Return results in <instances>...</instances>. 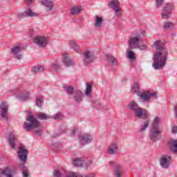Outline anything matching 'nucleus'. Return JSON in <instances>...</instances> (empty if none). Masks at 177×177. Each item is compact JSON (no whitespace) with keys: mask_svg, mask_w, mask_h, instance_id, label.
<instances>
[{"mask_svg":"<svg viewBox=\"0 0 177 177\" xmlns=\"http://www.w3.org/2000/svg\"><path fill=\"white\" fill-rule=\"evenodd\" d=\"M153 48L156 49V52L153 53V63L152 67L155 70H160L162 67H165L167 60L168 59V49L164 45L161 40L156 41L153 44Z\"/></svg>","mask_w":177,"mask_h":177,"instance_id":"1","label":"nucleus"},{"mask_svg":"<svg viewBox=\"0 0 177 177\" xmlns=\"http://www.w3.org/2000/svg\"><path fill=\"white\" fill-rule=\"evenodd\" d=\"M131 111L133 112L135 117L146 120L149 118V111L145 108L139 107V104L135 100L131 101L128 105Z\"/></svg>","mask_w":177,"mask_h":177,"instance_id":"2","label":"nucleus"},{"mask_svg":"<svg viewBox=\"0 0 177 177\" xmlns=\"http://www.w3.org/2000/svg\"><path fill=\"white\" fill-rule=\"evenodd\" d=\"M26 120L28 122H25L24 124V128L27 132L30 131H32V129H35V128H39V121L37 120L34 116L29 113L28 117L26 118Z\"/></svg>","mask_w":177,"mask_h":177,"instance_id":"3","label":"nucleus"},{"mask_svg":"<svg viewBox=\"0 0 177 177\" xmlns=\"http://www.w3.org/2000/svg\"><path fill=\"white\" fill-rule=\"evenodd\" d=\"M140 44V35L133 37L129 39V49H140V50H145L146 46Z\"/></svg>","mask_w":177,"mask_h":177,"instance_id":"4","label":"nucleus"},{"mask_svg":"<svg viewBox=\"0 0 177 177\" xmlns=\"http://www.w3.org/2000/svg\"><path fill=\"white\" fill-rule=\"evenodd\" d=\"M39 14L34 12L31 8H26L24 11L17 14L16 18L17 20H23L26 17H39Z\"/></svg>","mask_w":177,"mask_h":177,"instance_id":"5","label":"nucleus"},{"mask_svg":"<svg viewBox=\"0 0 177 177\" xmlns=\"http://www.w3.org/2000/svg\"><path fill=\"white\" fill-rule=\"evenodd\" d=\"M17 174L16 167L7 166L3 169H0V177H14Z\"/></svg>","mask_w":177,"mask_h":177,"instance_id":"6","label":"nucleus"},{"mask_svg":"<svg viewBox=\"0 0 177 177\" xmlns=\"http://www.w3.org/2000/svg\"><path fill=\"white\" fill-rule=\"evenodd\" d=\"M8 111L9 104L4 101L1 102L0 104V117H1L3 120H6V121H8L9 119Z\"/></svg>","mask_w":177,"mask_h":177,"instance_id":"7","label":"nucleus"},{"mask_svg":"<svg viewBox=\"0 0 177 177\" xmlns=\"http://www.w3.org/2000/svg\"><path fill=\"white\" fill-rule=\"evenodd\" d=\"M174 9V4L171 3H167L162 8V12L160 14V16L162 17V19H169L171 17V15H172L170 10H172Z\"/></svg>","mask_w":177,"mask_h":177,"instance_id":"8","label":"nucleus"},{"mask_svg":"<svg viewBox=\"0 0 177 177\" xmlns=\"http://www.w3.org/2000/svg\"><path fill=\"white\" fill-rule=\"evenodd\" d=\"M171 160L172 158L168 155H163L159 160V164L163 169H168L171 165Z\"/></svg>","mask_w":177,"mask_h":177,"instance_id":"9","label":"nucleus"},{"mask_svg":"<svg viewBox=\"0 0 177 177\" xmlns=\"http://www.w3.org/2000/svg\"><path fill=\"white\" fill-rule=\"evenodd\" d=\"M161 129L151 127L149 131V139L152 142H157L161 138Z\"/></svg>","mask_w":177,"mask_h":177,"instance_id":"10","label":"nucleus"},{"mask_svg":"<svg viewBox=\"0 0 177 177\" xmlns=\"http://www.w3.org/2000/svg\"><path fill=\"white\" fill-rule=\"evenodd\" d=\"M34 44H36L39 48H45L48 45V38L44 36H36L33 40Z\"/></svg>","mask_w":177,"mask_h":177,"instance_id":"11","label":"nucleus"},{"mask_svg":"<svg viewBox=\"0 0 177 177\" xmlns=\"http://www.w3.org/2000/svg\"><path fill=\"white\" fill-rule=\"evenodd\" d=\"M18 157L22 162H27V156L28 154V151L24 148L23 146L19 147V150L17 151Z\"/></svg>","mask_w":177,"mask_h":177,"instance_id":"12","label":"nucleus"},{"mask_svg":"<svg viewBox=\"0 0 177 177\" xmlns=\"http://www.w3.org/2000/svg\"><path fill=\"white\" fill-rule=\"evenodd\" d=\"M84 63L85 64H89V63H92L95 60V55H93V52L90 50H86L84 52L83 55Z\"/></svg>","mask_w":177,"mask_h":177,"instance_id":"13","label":"nucleus"},{"mask_svg":"<svg viewBox=\"0 0 177 177\" xmlns=\"http://www.w3.org/2000/svg\"><path fill=\"white\" fill-rule=\"evenodd\" d=\"M107 154L109 156H117L118 154V144L117 142H112L108 147Z\"/></svg>","mask_w":177,"mask_h":177,"instance_id":"14","label":"nucleus"},{"mask_svg":"<svg viewBox=\"0 0 177 177\" xmlns=\"http://www.w3.org/2000/svg\"><path fill=\"white\" fill-rule=\"evenodd\" d=\"M72 96V99L75 103H77L78 104H80V103H82V100L84 99V93H82V91L75 90Z\"/></svg>","mask_w":177,"mask_h":177,"instance_id":"15","label":"nucleus"},{"mask_svg":"<svg viewBox=\"0 0 177 177\" xmlns=\"http://www.w3.org/2000/svg\"><path fill=\"white\" fill-rule=\"evenodd\" d=\"M20 52H21V47L19 46H15L10 49V53L15 57V59H18V60H21L23 55H21Z\"/></svg>","mask_w":177,"mask_h":177,"instance_id":"16","label":"nucleus"},{"mask_svg":"<svg viewBox=\"0 0 177 177\" xmlns=\"http://www.w3.org/2000/svg\"><path fill=\"white\" fill-rule=\"evenodd\" d=\"M79 140H80L83 145H86L93 142V137H92L91 134L84 133L79 136Z\"/></svg>","mask_w":177,"mask_h":177,"instance_id":"17","label":"nucleus"},{"mask_svg":"<svg viewBox=\"0 0 177 177\" xmlns=\"http://www.w3.org/2000/svg\"><path fill=\"white\" fill-rule=\"evenodd\" d=\"M109 165L113 166L115 177L122 176V171L121 170V165L115 162L110 161L109 162Z\"/></svg>","mask_w":177,"mask_h":177,"instance_id":"18","label":"nucleus"},{"mask_svg":"<svg viewBox=\"0 0 177 177\" xmlns=\"http://www.w3.org/2000/svg\"><path fill=\"white\" fill-rule=\"evenodd\" d=\"M41 5L45 7L46 10L48 12H52L53 10V6H55V4L53 3V1L50 0H44L41 1Z\"/></svg>","mask_w":177,"mask_h":177,"instance_id":"19","label":"nucleus"},{"mask_svg":"<svg viewBox=\"0 0 177 177\" xmlns=\"http://www.w3.org/2000/svg\"><path fill=\"white\" fill-rule=\"evenodd\" d=\"M16 137L13 133H8V143L9 145L10 146L11 149L13 150H16Z\"/></svg>","mask_w":177,"mask_h":177,"instance_id":"20","label":"nucleus"},{"mask_svg":"<svg viewBox=\"0 0 177 177\" xmlns=\"http://www.w3.org/2000/svg\"><path fill=\"white\" fill-rule=\"evenodd\" d=\"M63 62L65 63L66 67H71L72 66H75V61L73 60L68 55H64L63 57Z\"/></svg>","mask_w":177,"mask_h":177,"instance_id":"21","label":"nucleus"},{"mask_svg":"<svg viewBox=\"0 0 177 177\" xmlns=\"http://www.w3.org/2000/svg\"><path fill=\"white\" fill-rule=\"evenodd\" d=\"M18 167L22 171L24 177H30V171L28 170V167H27V166L23 163H21L18 165Z\"/></svg>","mask_w":177,"mask_h":177,"instance_id":"22","label":"nucleus"},{"mask_svg":"<svg viewBox=\"0 0 177 177\" xmlns=\"http://www.w3.org/2000/svg\"><path fill=\"white\" fill-rule=\"evenodd\" d=\"M137 95L140 97V99L144 102L145 103L149 102L150 100V97L149 95V91L143 92V93H138Z\"/></svg>","mask_w":177,"mask_h":177,"instance_id":"23","label":"nucleus"},{"mask_svg":"<svg viewBox=\"0 0 177 177\" xmlns=\"http://www.w3.org/2000/svg\"><path fill=\"white\" fill-rule=\"evenodd\" d=\"M69 46L71 48L73 49V50H75L77 53H79L80 52V46L77 44V41L73 40L69 41Z\"/></svg>","mask_w":177,"mask_h":177,"instance_id":"24","label":"nucleus"},{"mask_svg":"<svg viewBox=\"0 0 177 177\" xmlns=\"http://www.w3.org/2000/svg\"><path fill=\"white\" fill-rule=\"evenodd\" d=\"M169 150L172 153H177V140H173L169 142Z\"/></svg>","mask_w":177,"mask_h":177,"instance_id":"25","label":"nucleus"},{"mask_svg":"<svg viewBox=\"0 0 177 177\" xmlns=\"http://www.w3.org/2000/svg\"><path fill=\"white\" fill-rule=\"evenodd\" d=\"M82 12V7L77 6H74L71 8V13L73 16H77V15H80Z\"/></svg>","mask_w":177,"mask_h":177,"instance_id":"26","label":"nucleus"},{"mask_svg":"<svg viewBox=\"0 0 177 177\" xmlns=\"http://www.w3.org/2000/svg\"><path fill=\"white\" fill-rule=\"evenodd\" d=\"M63 88L64 91L66 92V93H68V95H72V96L74 95V92H75L76 91L72 86L64 85Z\"/></svg>","mask_w":177,"mask_h":177,"instance_id":"27","label":"nucleus"},{"mask_svg":"<svg viewBox=\"0 0 177 177\" xmlns=\"http://www.w3.org/2000/svg\"><path fill=\"white\" fill-rule=\"evenodd\" d=\"M85 160L83 158H77L73 160V165L75 167H84Z\"/></svg>","mask_w":177,"mask_h":177,"instance_id":"28","label":"nucleus"},{"mask_svg":"<svg viewBox=\"0 0 177 177\" xmlns=\"http://www.w3.org/2000/svg\"><path fill=\"white\" fill-rule=\"evenodd\" d=\"M109 8H111V9H117L120 8V1L118 0H111L110 3L108 4Z\"/></svg>","mask_w":177,"mask_h":177,"instance_id":"29","label":"nucleus"},{"mask_svg":"<svg viewBox=\"0 0 177 177\" xmlns=\"http://www.w3.org/2000/svg\"><path fill=\"white\" fill-rule=\"evenodd\" d=\"M17 98L20 99L21 102H27V100H30V93H26V94L18 95Z\"/></svg>","mask_w":177,"mask_h":177,"instance_id":"30","label":"nucleus"},{"mask_svg":"<svg viewBox=\"0 0 177 177\" xmlns=\"http://www.w3.org/2000/svg\"><path fill=\"white\" fill-rule=\"evenodd\" d=\"M85 95L87 97H92V84L90 83H88L86 85Z\"/></svg>","mask_w":177,"mask_h":177,"instance_id":"31","label":"nucleus"},{"mask_svg":"<svg viewBox=\"0 0 177 177\" xmlns=\"http://www.w3.org/2000/svg\"><path fill=\"white\" fill-rule=\"evenodd\" d=\"M44 66L37 65V66L32 68L31 71H32V73H34V74H38V73H41V72L44 71Z\"/></svg>","mask_w":177,"mask_h":177,"instance_id":"32","label":"nucleus"},{"mask_svg":"<svg viewBox=\"0 0 177 177\" xmlns=\"http://www.w3.org/2000/svg\"><path fill=\"white\" fill-rule=\"evenodd\" d=\"M106 60H107L108 63H110L113 66H115V64H117V63H118L117 59H115V57H113V55H107Z\"/></svg>","mask_w":177,"mask_h":177,"instance_id":"33","label":"nucleus"},{"mask_svg":"<svg viewBox=\"0 0 177 177\" xmlns=\"http://www.w3.org/2000/svg\"><path fill=\"white\" fill-rule=\"evenodd\" d=\"M160 122H161V118L158 117L155 118L151 128L160 129Z\"/></svg>","mask_w":177,"mask_h":177,"instance_id":"34","label":"nucleus"},{"mask_svg":"<svg viewBox=\"0 0 177 177\" xmlns=\"http://www.w3.org/2000/svg\"><path fill=\"white\" fill-rule=\"evenodd\" d=\"M102 24H103V18L102 17L97 16L95 18V27L100 28L102 27Z\"/></svg>","mask_w":177,"mask_h":177,"instance_id":"35","label":"nucleus"},{"mask_svg":"<svg viewBox=\"0 0 177 177\" xmlns=\"http://www.w3.org/2000/svg\"><path fill=\"white\" fill-rule=\"evenodd\" d=\"M37 118H39V120H49V118H50V116L44 113H39L37 114Z\"/></svg>","mask_w":177,"mask_h":177,"instance_id":"36","label":"nucleus"},{"mask_svg":"<svg viewBox=\"0 0 177 177\" xmlns=\"http://www.w3.org/2000/svg\"><path fill=\"white\" fill-rule=\"evenodd\" d=\"M113 10H114L115 16L116 17H121V16H122V9L121 8V7L115 8L113 9Z\"/></svg>","mask_w":177,"mask_h":177,"instance_id":"37","label":"nucleus"},{"mask_svg":"<svg viewBox=\"0 0 177 177\" xmlns=\"http://www.w3.org/2000/svg\"><path fill=\"white\" fill-rule=\"evenodd\" d=\"M131 92L133 93H139V84L138 83H134L132 88H131Z\"/></svg>","mask_w":177,"mask_h":177,"instance_id":"38","label":"nucleus"},{"mask_svg":"<svg viewBox=\"0 0 177 177\" xmlns=\"http://www.w3.org/2000/svg\"><path fill=\"white\" fill-rule=\"evenodd\" d=\"M149 124H150V122L149 121L145 122L142 126V128L140 129V131L141 132H145V130L147 129V128H149Z\"/></svg>","mask_w":177,"mask_h":177,"instance_id":"39","label":"nucleus"},{"mask_svg":"<svg viewBox=\"0 0 177 177\" xmlns=\"http://www.w3.org/2000/svg\"><path fill=\"white\" fill-rule=\"evenodd\" d=\"M127 54L129 59H130L131 60L135 59V53L127 50Z\"/></svg>","mask_w":177,"mask_h":177,"instance_id":"40","label":"nucleus"},{"mask_svg":"<svg viewBox=\"0 0 177 177\" xmlns=\"http://www.w3.org/2000/svg\"><path fill=\"white\" fill-rule=\"evenodd\" d=\"M65 177H82V175L78 174L77 172H72Z\"/></svg>","mask_w":177,"mask_h":177,"instance_id":"41","label":"nucleus"},{"mask_svg":"<svg viewBox=\"0 0 177 177\" xmlns=\"http://www.w3.org/2000/svg\"><path fill=\"white\" fill-rule=\"evenodd\" d=\"M174 28V24H172V22H165V23L164 28L165 30H167L168 28Z\"/></svg>","mask_w":177,"mask_h":177,"instance_id":"42","label":"nucleus"},{"mask_svg":"<svg viewBox=\"0 0 177 177\" xmlns=\"http://www.w3.org/2000/svg\"><path fill=\"white\" fill-rule=\"evenodd\" d=\"M42 103H44V100L39 97L36 98V106L37 107H41L42 106Z\"/></svg>","mask_w":177,"mask_h":177,"instance_id":"43","label":"nucleus"},{"mask_svg":"<svg viewBox=\"0 0 177 177\" xmlns=\"http://www.w3.org/2000/svg\"><path fill=\"white\" fill-rule=\"evenodd\" d=\"M53 120H62L63 118V114L61 113H57L55 115H53Z\"/></svg>","mask_w":177,"mask_h":177,"instance_id":"44","label":"nucleus"},{"mask_svg":"<svg viewBox=\"0 0 177 177\" xmlns=\"http://www.w3.org/2000/svg\"><path fill=\"white\" fill-rule=\"evenodd\" d=\"M53 176L54 177H62L63 174L61 171H59V170L55 169V170H54V172H53Z\"/></svg>","mask_w":177,"mask_h":177,"instance_id":"45","label":"nucleus"},{"mask_svg":"<svg viewBox=\"0 0 177 177\" xmlns=\"http://www.w3.org/2000/svg\"><path fill=\"white\" fill-rule=\"evenodd\" d=\"M164 3V0H156L155 5L156 8H161Z\"/></svg>","mask_w":177,"mask_h":177,"instance_id":"46","label":"nucleus"},{"mask_svg":"<svg viewBox=\"0 0 177 177\" xmlns=\"http://www.w3.org/2000/svg\"><path fill=\"white\" fill-rule=\"evenodd\" d=\"M51 68L54 71H59V68H60V65L57 64H53L51 65Z\"/></svg>","mask_w":177,"mask_h":177,"instance_id":"47","label":"nucleus"},{"mask_svg":"<svg viewBox=\"0 0 177 177\" xmlns=\"http://www.w3.org/2000/svg\"><path fill=\"white\" fill-rule=\"evenodd\" d=\"M35 132L37 136H41L42 135V130L40 129L36 130Z\"/></svg>","mask_w":177,"mask_h":177,"instance_id":"48","label":"nucleus"},{"mask_svg":"<svg viewBox=\"0 0 177 177\" xmlns=\"http://www.w3.org/2000/svg\"><path fill=\"white\" fill-rule=\"evenodd\" d=\"M172 133H177V126H174L172 127Z\"/></svg>","mask_w":177,"mask_h":177,"instance_id":"49","label":"nucleus"},{"mask_svg":"<svg viewBox=\"0 0 177 177\" xmlns=\"http://www.w3.org/2000/svg\"><path fill=\"white\" fill-rule=\"evenodd\" d=\"M149 99L150 97H151V96H157V93H149Z\"/></svg>","mask_w":177,"mask_h":177,"instance_id":"50","label":"nucleus"},{"mask_svg":"<svg viewBox=\"0 0 177 177\" xmlns=\"http://www.w3.org/2000/svg\"><path fill=\"white\" fill-rule=\"evenodd\" d=\"M86 165L87 167H90V165H92V161L88 160V161L86 162Z\"/></svg>","mask_w":177,"mask_h":177,"instance_id":"51","label":"nucleus"},{"mask_svg":"<svg viewBox=\"0 0 177 177\" xmlns=\"http://www.w3.org/2000/svg\"><path fill=\"white\" fill-rule=\"evenodd\" d=\"M95 177V176H96V175L95 174H91V175H84V176H82V177Z\"/></svg>","mask_w":177,"mask_h":177,"instance_id":"52","label":"nucleus"},{"mask_svg":"<svg viewBox=\"0 0 177 177\" xmlns=\"http://www.w3.org/2000/svg\"><path fill=\"white\" fill-rule=\"evenodd\" d=\"M175 117L177 118V105L174 107Z\"/></svg>","mask_w":177,"mask_h":177,"instance_id":"53","label":"nucleus"},{"mask_svg":"<svg viewBox=\"0 0 177 177\" xmlns=\"http://www.w3.org/2000/svg\"><path fill=\"white\" fill-rule=\"evenodd\" d=\"M35 0H24L25 2H27L28 3H32Z\"/></svg>","mask_w":177,"mask_h":177,"instance_id":"54","label":"nucleus"}]
</instances>
